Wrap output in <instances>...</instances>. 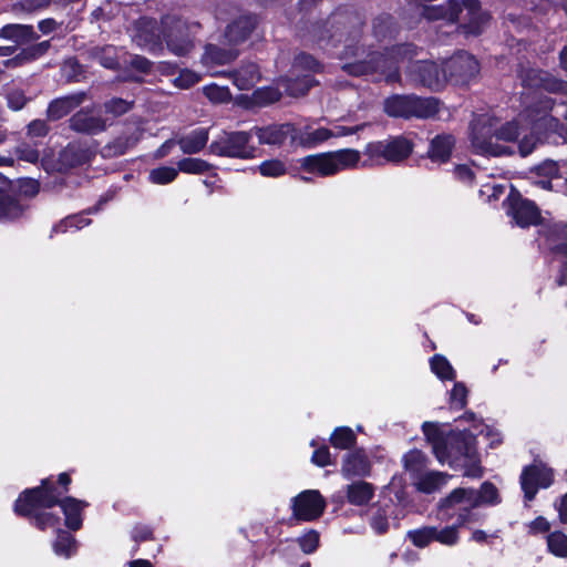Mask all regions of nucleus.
Returning a JSON list of instances; mask_svg holds the SVG:
<instances>
[{"label": "nucleus", "mask_w": 567, "mask_h": 567, "mask_svg": "<svg viewBox=\"0 0 567 567\" xmlns=\"http://www.w3.org/2000/svg\"><path fill=\"white\" fill-rule=\"evenodd\" d=\"M281 96L279 89L265 86L254 91L252 101L258 106H266L279 102Z\"/></svg>", "instance_id": "49"}, {"label": "nucleus", "mask_w": 567, "mask_h": 567, "mask_svg": "<svg viewBox=\"0 0 567 567\" xmlns=\"http://www.w3.org/2000/svg\"><path fill=\"white\" fill-rule=\"evenodd\" d=\"M520 78L523 86L528 89H545L549 92H557L561 86V82L549 79L548 73L537 69L524 70Z\"/></svg>", "instance_id": "32"}, {"label": "nucleus", "mask_w": 567, "mask_h": 567, "mask_svg": "<svg viewBox=\"0 0 567 567\" xmlns=\"http://www.w3.org/2000/svg\"><path fill=\"white\" fill-rule=\"evenodd\" d=\"M425 454L417 449L410 450L403 455V465L406 471L420 472L425 466Z\"/></svg>", "instance_id": "58"}, {"label": "nucleus", "mask_w": 567, "mask_h": 567, "mask_svg": "<svg viewBox=\"0 0 567 567\" xmlns=\"http://www.w3.org/2000/svg\"><path fill=\"white\" fill-rule=\"evenodd\" d=\"M86 99L87 94L84 91H78L53 99L47 109L48 120L55 122L65 117L81 106Z\"/></svg>", "instance_id": "25"}, {"label": "nucleus", "mask_w": 567, "mask_h": 567, "mask_svg": "<svg viewBox=\"0 0 567 567\" xmlns=\"http://www.w3.org/2000/svg\"><path fill=\"white\" fill-rule=\"evenodd\" d=\"M496 122L493 118H480L471 124V143L477 153L501 156L507 153V147L498 145Z\"/></svg>", "instance_id": "14"}, {"label": "nucleus", "mask_w": 567, "mask_h": 567, "mask_svg": "<svg viewBox=\"0 0 567 567\" xmlns=\"http://www.w3.org/2000/svg\"><path fill=\"white\" fill-rule=\"evenodd\" d=\"M365 20V12L362 9L350 3L340 4L326 20L312 24V40L320 48H337L342 42L358 44Z\"/></svg>", "instance_id": "2"}, {"label": "nucleus", "mask_w": 567, "mask_h": 567, "mask_svg": "<svg viewBox=\"0 0 567 567\" xmlns=\"http://www.w3.org/2000/svg\"><path fill=\"white\" fill-rule=\"evenodd\" d=\"M292 66L295 69L306 71L307 74H315L322 73L323 72V64L315 58L312 54L301 51L293 58Z\"/></svg>", "instance_id": "44"}, {"label": "nucleus", "mask_w": 567, "mask_h": 567, "mask_svg": "<svg viewBox=\"0 0 567 567\" xmlns=\"http://www.w3.org/2000/svg\"><path fill=\"white\" fill-rule=\"evenodd\" d=\"M468 389L463 382H454L452 390L450 391V408L452 410H463L467 405Z\"/></svg>", "instance_id": "53"}, {"label": "nucleus", "mask_w": 567, "mask_h": 567, "mask_svg": "<svg viewBox=\"0 0 567 567\" xmlns=\"http://www.w3.org/2000/svg\"><path fill=\"white\" fill-rule=\"evenodd\" d=\"M501 502L502 498L497 487L492 482L485 481L481 484L478 491L465 487L454 488L447 496L440 501L439 509L452 516L449 511L463 503L470 504L472 507H478L481 505L494 506Z\"/></svg>", "instance_id": "9"}, {"label": "nucleus", "mask_w": 567, "mask_h": 567, "mask_svg": "<svg viewBox=\"0 0 567 567\" xmlns=\"http://www.w3.org/2000/svg\"><path fill=\"white\" fill-rule=\"evenodd\" d=\"M434 526H423L408 532V538L417 548H424L434 542Z\"/></svg>", "instance_id": "52"}, {"label": "nucleus", "mask_w": 567, "mask_h": 567, "mask_svg": "<svg viewBox=\"0 0 567 567\" xmlns=\"http://www.w3.org/2000/svg\"><path fill=\"white\" fill-rule=\"evenodd\" d=\"M280 84L289 96H305L319 81L312 74H302L296 76H282Z\"/></svg>", "instance_id": "31"}, {"label": "nucleus", "mask_w": 567, "mask_h": 567, "mask_svg": "<svg viewBox=\"0 0 567 567\" xmlns=\"http://www.w3.org/2000/svg\"><path fill=\"white\" fill-rule=\"evenodd\" d=\"M74 470L62 472L58 476L50 475L40 481L34 487L24 488L13 503L16 516L27 519L40 532L55 528L61 524V517L51 512L59 506L64 516V526L72 532L83 527L84 511L89 503L68 495L71 491Z\"/></svg>", "instance_id": "1"}, {"label": "nucleus", "mask_w": 567, "mask_h": 567, "mask_svg": "<svg viewBox=\"0 0 567 567\" xmlns=\"http://www.w3.org/2000/svg\"><path fill=\"white\" fill-rule=\"evenodd\" d=\"M497 141L503 142H516L522 134V127L519 122L516 120L508 121L502 124L499 127L496 126Z\"/></svg>", "instance_id": "56"}, {"label": "nucleus", "mask_w": 567, "mask_h": 567, "mask_svg": "<svg viewBox=\"0 0 567 567\" xmlns=\"http://www.w3.org/2000/svg\"><path fill=\"white\" fill-rule=\"evenodd\" d=\"M162 34L167 49L175 55L185 56L194 49L189 29L182 21L164 27Z\"/></svg>", "instance_id": "21"}, {"label": "nucleus", "mask_w": 567, "mask_h": 567, "mask_svg": "<svg viewBox=\"0 0 567 567\" xmlns=\"http://www.w3.org/2000/svg\"><path fill=\"white\" fill-rule=\"evenodd\" d=\"M0 38L11 40L17 44H27L38 40L40 37L33 25L9 23L0 29Z\"/></svg>", "instance_id": "35"}, {"label": "nucleus", "mask_w": 567, "mask_h": 567, "mask_svg": "<svg viewBox=\"0 0 567 567\" xmlns=\"http://www.w3.org/2000/svg\"><path fill=\"white\" fill-rule=\"evenodd\" d=\"M430 368L431 371L436 375L441 381H455L456 371L447 360V358L443 354L436 353L430 359Z\"/></svg>", "instance_id": "42"}, {"label": "nucleus", "mask_w": 567, "mask_h": 567, "mask_svg": "<svg viewBox=\"0 0 567 567\" xmlns=\"http://www.w3.org/2000/svg\"><path fill=\"white\" fill-rule=\"evenodd\" d=\"M258 17L254 13L239 16L227 24L225 38L230 44L244 43L258 25Z\"/></svg>", "instance_id": "26"}, {"label": "nucleus", "mask_w": 567, "mask_h": 567, "mask_svg": "<svg viewBox=\"0 0 567 567\" xmlns=\"http://www.w3.org/2000/svg\"><path fill=\"white\" fill-rule=\"evenodd\" d=\"M343 58H354V61L348 62L342 66V70L352 76L370 75L380 73L385 75L388 82H398L401 79V73L398 66L392 70L391 58L388 53V47L383 52L368 51L364 47L357 43L347 44L343 50Z\"/></svg>", "instance_id": "4"}, {"label": "nucleus", "mask_w": 567, "mask_h": 567, "mask_svg": "<svg viewBox=\"0 0 567 567\" xmlns=\"http://www.w3.org/2000/svg\"><path fill=\"white\" fill-rule=\"evenodd\" d=\"M140 141L135 133H123L103 147V155L107 157H118L124 155L128 150L133 148Z\"/></svg>", "instance_id": "38"}, {"label": "nucleus", "mask_w": 567, "mask_h": 567, "mask_svg": "<svg viewBox=\"0 0 567 567\" xmlns=\"http://www.w3.org/2000/svg\"><path fill=\"white\" fill-rule=\"evenodd\" d=\"M134 106V101H126L122 97H112L104 102L106 113L115 117L122 116L130 112Z\"/></svg>", "instance_id": "59"}, {"label": "nucleus", "mask_w": 567, "mask_h": 567, "mask_svg": "<svg viewBox=\"0 0 567 567\" xmlns=\"http://www.w3.org/2000/svg\"><path fill=\"white\" fill-rule=\"evenodd\" d=\"M178 171L189 175H202L212 169L214 165L197 157H184L177 162Z\"/></svg>", "instance_id": "45"}, {"label": "nucleus", "mask_w": 567, "mask_h": 567, "mask_svg": "<svg viewBox=\"0 0 567 567\" xmlns=\"http://www.w3.org/2000/svg\"><path fill=\"white\" fill-rule=\"evenodd\" d=\"M446 83L454 85H466L480 73V62L476 58L466 52L458 51L451 58L443 61Z\"/></svg>", "instance_id": "12"}, {"label": "nucleus", "mask_w": 567, "mask_h": 567, "mask_svg": "<svg viewBox=\"0 0 567 567\" xmlns=\"http://www.w3.org/2000/svg\"><path fill=\"white\" fill-rule=\"evenodd\" d=\"M547 548L550 554L559 558L567 557V535L561 530H555L547 535Z\"/></svg>", "instance_id": "47"}, {"label": "nucleus", "mask_w": 567, "mask_h": 567, "mask_svg": "<svg viewBox=\"0 0 567 567\" xmlns=\"http://www.w3.org/2000/svg\"><path fill=\"white\" fill-rule=\"evenodd\" d=\"M525 502L535 499L540 488H548L554 483V471L544 463H532L523 467L519 476Z\"/></svg>", "instance_id": "15"}, {"label": "nucleus", "mask_w": 567, "mask_h": 567, "mask_svg": "<svg viewBox=\"0 0 567 567\" xmlns=\"http://www.w3.org/2000/svg\"><path fill=\"white\" fill-rule=\"evenodd\" d=\"M422 432L426 440L431 443L433 453L437 460L440 454H443V450L445 449L444 442L447 437V433L443 432L439 425L433 422H424L422 424Z\"/></svg>", "instance_id": "41"}, {"label": "nucleus", "mask_w": 567, "mask_h": 567, "mask_svg": "<svg viewBox=\"0 0 567 567\" xmlns=\"http://www.w3.org/2000/svg\"><path fill=\"white\" fill-rule=\"evenodd\" d=\"M178 172V167L159 166L150 172L148 181L156 185H167L177 178Z\"/></svg>", "instance_id": "50"}, {"label": "nucleus", "mask_w": 567, "mask_h": 567, "mask_svg": "<svg viewBox=\"0 0 567 567\" xmlns=\"http://www.w3.org/2000/svg\"><path fill=\"white\" fill-rule=\"evenodd\" d=\"M462 10H466L465 21L458 25V30L465 37H478L483 33L489 16L482 10L480 0H462Z\"/></svg>", "instance_id": "22"}, {"label": "nucleus", "mask_w": 567, "mask_h": 567, "mask_svg": "<svg viewBox=\"0 0 567 567\" xmlns=\"http://www.w3.org/2000/svg\"><path fill=\"white\" fill-rule=\"evenodd\" d=\"M383 111L392 118H431L440 112V100L416 94H392L384 100Z\"/></svg>", "instance_id": "5"}, {"label": "nucleus", "mask_w": 567, "mask_h": 567, "mask_svg": "<svg viewBox=\"0 0 567 567\" xmlns=\"http://www.w3.org/2000/svg\"><path fill=\"white\" fill-rule=\"evenodd\" d=\"M92 220L86 218L83 214L69 215L59 224L54 225L52 231L55 234H63L70 229L80 230L90 225Z\"/></svg>", "instance_id": "46"}, {"label": "nucleus", "mask_w": 567, "mask_h": 567, "mask_svg": "<svg viewBox=\"0 0 567 567\" xmlns=\"http://www.w3.org/2000/svg\"><path fill=\"white\" fill-rule=\"evenodd\" d=\"M14 154L19 161L35 164L39 161L40 153L34 145L22 142L14 147Z\"/></svg>", "instance_id": "62"}, {"label": "nucleus", "mask_w": 567, "mask_h": 567, "mask_svg": "<svg viewBox=\"0 0 567 567\" xmlns=\"http://www.w3.org/2000/svg\"><path fill=\"white\" fill-rule=\"evenodd\" d=\"M538 247L546 249L558 261L557 287H567V223L547 221L538 225Z\"/></svg>", "instance_id": "7"}, {"label": "nucleus", "mask_w": 567, "mask_h": 567, "mask_svg": "<svg viewBox=\"0 0 567 567\" xmlns=\"http://www.w3.org/2000/svg\"><path fill=\"white\" fill-rule=\"evenodd\" d=\"M412 81L433 92L443 90L446 85L444 65L431 60H420L409 68Z\"/></svg>", "instance_id": "16"}, {"label": "nucleus", "mask_w": 567, "mask_h": 567, "mask_svg": "<svg viewBox=\"0 0 567 567\" xmlns=\"http://www.w3.org/2000/svg\"><path fill=\"white\" fill-rule=\"evenodd\" d=\"M399 505L390 497L379 499L370 508L369 525L377 535H384L390 527V520L394 522V526H399L400 518Z\"/></svg>", "instance_id": "19"}, {"label": "nucleus", "mask_w": 567, "mask_h": 567, "mask_svg": "<svg viewBox=\"0 0 567 567\" xmlns=\"http://www.w3.org/2000/svg\"><path fill=\"white\" fill-rule=\"evenodd\" d=\"M6 99L8 107L12 111L22 110L29 102V99L25 96L24 92L19 89L10 91Z\"/></svg>", "instance_id": "64"}, {"label": "nucleus", "mask_w": 567, "mask_h": 567, "mask_svg": "<svg viewBox=\"0 0 567 567\" xmlns=\"http://www.w3.org/2000/svg\"><path fill=\"white\" fill-rule=\"evenodd\" d=\"M455 144L456 138L453 134H437L430 141L426 156L433 163L446 164L452 158Z\"/></svg>", "instance_id": "28"}, {"label": "nucleus", "mask_w": 567, "mask_h": 567, "mask_svg": "<svg viewBox=\"0 0 567 567\" xmlns=\"http://www.w3.org/2000/svg\"><path fill=\"white\" fill-rule=\"evenodd\" d=\"M422 51L421 47L412 42L396 43L388 47V53L391 58V62H412Z\"/></svg>", "instance_id": "40"}, {"label": "nucleus", "mask_w": 567, "mask_h": 567, "mask_svg": "<svg viewBox=\"0 0 567 567\" xmlns=\"http://www.w3.org/2000/svg\"><path fill=\"white\" fill-rule=\"evenodd\" d=\"M503 207L506 215L520 228L538 226L543 221L538 205L534 200L524 197L514 186L511 187L508 195L503 200Z\"/></svg>", "instance_id": "10"}, {"label": "nucleus", "mask_w": 567, "mask_h": 567, "mask_svg": "<svg viewBox=\"0 0 567 567\" xmlns=\"http://www.w3.org/2000/svg\"><path fill=\"white\" fill-rule=\"evenodd\" d=\"M202 91L205 97L215 104L227 103L231 99V93L227 86H219L215 83L203 86Z\"/></svg>", "instance_id": "55"}, {"label": "nucleus", "mask_w": 567, "mask_h": 567, "mask_svg": "<svg viewBox=\"0 0 567 567\" xmlns=\"http://www.w3.org/2000/svg\"><path fill=\"white\" fill-rule=\"evenodd\" d=\"M94 58L105 69L115 71L120 68V61L113 45L96 48Z\"/></svg>", "instance_id": "48"}, {"label": "nucleus", "mask_w": 567, "mask_h": 567, "mask_svg": "<svg viewBox=\"0 0 567 567\" xmlns=\"http://www.w3.org/2000/svg\"><path fill=\"white\" fill-rule=\"evenodd\" d=\"M202 75L189 69H183L178 75L173 80L175 87L181 90H188L200 82Z\"/></svg>", "instance_id": "60"}, {"label": "nucleus", "mask_w": 567, "mask_h": 567, "mask_svg": "<svg viewBox=\"0 0 567 567\" xmlns=\"http://www.w3.org/2000/svg\"><path fill=\"white\" fill-rule=\"evenodd\" d=\"M251 135L255 134L261 145L281 146L290 138L291 144L297 142L298 128L293 123H272L266 126H254Z\"/></svg>", "instance_id": "20"}, {"label": "nucleus", "mask_w": 567, "mask_h": 567, "mask_svg": "<svg viewBox=\"0 0 567 567\" xmlns=\"http://www.w3.org/2000/svg\"><path fill=\"white\" fill-rule=\"evenodd\" d=\"M329 442L334 449L350 450L357 444V435L350 426H338L332 431Z\"/></svg>", "instance_id": "43"}, {"label": "nucleus", "mask_w": 567, "mask_h": 567, "mask_svg": "<svg viewBox=\"0 0 567 567\" xmlns=\"http://www.w3.org/2000/svg\"><path fill=\"white\" fill-rule=\"evenodd\" d=\"M326 507V498L318 489H305L291 498L290 520L315 522L324 514Z\"/></svg>", "instance_id": "13"}, {"label": "nucleus", "mask_w": 567, "mask_h": 567, "mask_svg": "<svg viewBox=\"0 0 567 567\" xmlns=\"http://www.w3.org/2000/svg\"><path fill=\"white\" fill-rule=\"evenodd\" d=\"M400 31L401 27L391 13L382 12L372 20V34L379 42L394 40Z\"/></svg>", "instance_id": "30"}, {"label": "nucleus", "mask_w": 567, "mask_h": 567, "mask_svg": "<svg viewBox=\"0 0 567 567\" xmlns=\"http://www.w3.org/2000/svg\"><path fill=\"white\" fill-rule=\"evenodd\" d=\"M209 131L206 127L193 130L187 135L176 138V144L184 154L193 155L202 152L207 145Z\"/></svg>", "instance_id": "34"}, {"label": "nucleus", "mask_w": 567, "mask_h": 567, "mask_svg": "<svg viewBox=\"0 0 567 567\" xmlns=\"http://www.w3.org/2000/svg\"><path fill=\"white\" fill-rule=\"evenodd\" d=\"M375 487L372 483L358 480L346 486V498L350 505L365 506L373 498Z\"/></svg>", "instance_id": "33"}, {"label": "nucleus", "mask_w": 567, "mask_h": 567, "mask_svg": "<svg viewBox=\"0 0 567 567\" xmlns=\"http://www.w3.org/2000/svg\"><path fill=\"white\" fill-rule=\"evenodd\" d=\"M462 13V7L456 0H446L441 4H425L420 16L427 21L444 20L447 23H456Z\"/></svg>", "instance_id": "27"}, {"label": "nucleus", "mask_w": 567, "mask_h": 567, "mask_svg": "<svg viewBox=\"0 0 567 567\" xmlns=\"http://www.w3.org/2000/svg\"><path fill=\"white\" fill-rule=\"evenodd\" d=\"M28 209V205L21 203V200L0 189V220L1 221H14L23 216Z\"/></svg>", "instance_id": "36"}, {"label": "nucleus", "mask_w": 567, "mask_h": 567, "mask_svg": "<svg viewBox=\"0 0 567 567\" xmlns=\"http://www.w3.org/2000/svg\"><path fill=\"white\" fill-rule=\"evenodd\" d=\"M94 156V151L85 142L72 141L58 153L54 171L66 174L73 168L91 163Z\"/></svg>", "instance_id": "18"}, {"label": "nucleus", "mask_w": 567, "mask_h": 567, "mask_svg": "<svg viewBox=\"0 0 567 567\" xmlns=\"http://www.w3.org/2000/svg\"><path fill=\"white\" fill-rule=\"evenodd\" d=\"M542 128H545V131L556 132L559 136L567 141V125L561 123L558 118L546 113L533 123L530 133L525 134L518 142V151L523 157L532 154L537 144L543 142L540 136Z\"/></svg>", "instance_id": "17"}, {"label": "nucleus", "mask_w": 567, "mask_h": 567, "mask_svg": "<svg viewBox=\"0 0 567 567\" xmlns=\"http://www.w3.org/2000/svg\"><path fill=\"white\" fill-rule=\"evenodd\" d=\"M55 528L56 536L52 544L54 554L64 558L72 557L78 550V542L72 535V530L60 528V526Z\"/></svg>", "instance_id": "37"}, {"label": "nucleus", "mask_w": 567, "mask_h": 567, "mask_svg": "<svg viewBox=\"0 0 567 567\" xmlns=\"http://www.w3.org/2000/svg\"><path fill=\"white\" fill-rule=\"evenodd\" d=\"M332 136H334L333 132L327 127H318L312 131L306 130L305 132L298 131V138L296 143L305 148H312L328 141Z\"/></svg>", "instance_id": "39"}, {"label": "nucleus", "mask_w": 567, "mask_h": 567, "mask_svg": "<svg viewBox=\"0 0 567 567\" xmlns=\"http://www.w3.org/2000/svg\"><path fill=\"white\" fill-rule=\"evenodd\" d=\"M360 161V152L342 148L332 152L310 154L299 159L301 171L321 177L333 176L341 171L353 168Z\"/></svg>", "instance_id": "6"}, {"label": "nucleus", "mask_w": 567, "mask_h": 567, "mask_svg": "<svg viewBox=\"0 0 567 567\" xmlns=\"http://www.w3.org/2000/svg\"><path fill=\"white\" fill-rule=\"evenodd\" d=\"M371 471L372 464L362 447L347 453L342 458L341 475L346 480L369 477Z\"/></svg>", "instance_id": "24"}, {"label": "nucleus", "mask_w": 567, "mask_h": 567, "mask_svg": "<svg viewBox=\"0 0 567 567\" xmlns=\"http://www.w3.org/2000/svg\"><path fill=\"white\" fill-rule=\"evenodd\" d=\"M131 537L133 542L135 543V546L133 547L131 551V556H135V554L140 549V545L145 542L155 540V534L153 527L145 524H136L134 525Z\"/></svg>", "instance_id": "51"}, {"label": "nucleus", "mask_w": 567, "mask_h": 567, "mask_svg": "<svg viewBox=\"0 0 567 567\" xmlns=\"http://www.w3.org/2000/svg\"><path fill=\"white\" fill-rule=\"evenodd\" d=\"M251 138V131H223L209 144L208 152L218 157L250 159L257 152Z\"/></svg>", "instance_id": "8"}, {"label": "nucleus", "mask_w": 567, "mask_h": 567, "mask_svg": "<svg viewBox=\"0 0 567 567\" xmlns=\"http://www.w3.org/2000/svg\"><path fill=\"white\" fill-rule=\"evenodd\" d=\"M50 48H51V41L44 40L42 42H38V43L31 44V45L22 49L20 54L23 56V59H25L28 61H33V60H37V59L45 55L48 53V51L50 50Z\"/></svg>", "instance_id": "63"}, {"label": "nucleus", "mask_w": 567, "mask_h": 567, "mask_svg": "<svg viewBox=\"0 0 567 567\" xmlns=\"http://www.w3.org/2000/svg\"><path fill=\"white\" fill-rule=\"evenodd\" d=\"M71 131L85 135H97L107 127L106 120L95 115L92 107H82L69 118Z\"/></svg>", "instance_id": "23"}, {"label": "nucleus", "mask_w": 567, "mask_h": 567, "mask_svg": "<svg viewBox=\"0 0 567 567\" xmlns=\"http://www.w3.org/2000/svg\"><path fill=\"white\" fill-rule=\"evenodd\" d=\"M287 167L280 159H267L259 165V173L265 177H280L285 175Z\"/></svg>", "instance_id": "61"}, {"label": "nucleus", "mask_w": 567, "mask_h": 567, "mask_svg": "<svg viewBox=\"0 0 567 567\" xmlns=\"http://www.w3.org/2000/svg\"><path fill=\"white\" fill-rule=\"evenodd\" d=\"M414 150V143L404 135H390L386 140L369 142L364 155L371 159H384L388 163H402L408 159Z\"/></svg>", "instance_id": "11"}, {"label": "nucleus", "mask_w": 567, "mask_h": 567, "mask_svg": "<svg viewBox=\"0 0 567 567\" xmlns=\"http://www.w3.org/2000/svg\"><path fill=\"white\" fill-rule=\"evenodd\" d=\"M445 449L437 461L454 467L463 462L464 476L481 478L484 475L481 456L477 450V437L470 430H451L447 432Z\"/></svg>", "instance_id": "3"}, {"label": "nucleus", "mask_w": 567, "mask_h": 567, "mask_svg": "<svg viewBox=\"0 0 567 567\" xmlns=\"http://www.w3.org/2000/svg\"><path fill=\"white\" fill-rule=\"evenodd\" d=\"M297 544L303 554L310 555L315 553L320 545V533L310 528L297 538Z\"/></svg>", "instance_id": "54"}, {"label": "nucleus", "mask_w": 567, "mask_h": 567, "mask_svg": "<svg viewBox=\"0 0 567 567\" xmlns=\"http://www.w3.org/2000/svg\"><path fill=\"white\" fill-rule=\"evenodd\" d=\"M529 174L533 185L548 192L553 190V181L561 177L558 163L549 158L530 167Z\"/></svg>", "instance_id": "29"}, {"label": "nucleus", "mask_w": 567, "mask_h": 567, "mask_svg": "<svg viewBox=\"0 0 567 567\" xmlns=\"http://www.w3.org/2000/svg\"><path fill=\"white\" fill-rule=\"evenodd\" d=\"M434 542H439L445 546H454L458 543V525L454 524L452 526H445L442 529H439L434 526Z\"/></svg>", "instance_id": "57"}]
</instances>
